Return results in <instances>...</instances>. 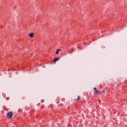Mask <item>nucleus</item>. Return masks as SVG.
<instances>
[{
  "instance_id": "f257e3e1",
  "label": "nucleus",
  "mask_w": 127,
  "mask_h": 127,
  "mask_svg": "<svg viewBox=\"0 0 127 127\" xmlns=\"http://www.w3.org/2000/svg\"><path fill=\"white\" fill-rule=\"evenodd\" d=\"M12 116H13V113L12 112H9L7 114V117L9 118V119H11Z\"/></svg>"
},
{
  "instance_id": "f03ea898",
  "label": "nucleus",
  "mask_w": 127,
  "mask_h": 127,
  "mask_svg": "<svg viewBox=\"0 0 127 127\" xmlns=\"http://www.w3.org/2000/svg\"><path fill=\"white\" fill-rule=\"evenodd\" d=\"M60 58H56L54 61V64H56V63L57 62V61H58V60H60Z\"/></svg>"
},
{
  "instance_id": "7ed1b4c3",
  "label": "nucleus",
  "mask_w": 127,
  "mask_h": 127,
  "mask_svg": "<svg viewBox=\"0 0 127 127\" xmlns=\"http://www.w3.org/2000/svg\"><path fill=\"white\" fill-rule=\"evenodd\" d=\"M94 90L95 91V93H96V94H98L99 93V91L98 90H97V88L95 87L94 88Z\"/></svg>"
},
{
  "instance_id": "20e7f679",
  "label": "nucleus",
  "mask_w": 127,
  "mask_h": 127,
  "mask_svg": "<svg viewBox=\"0 0 127 127\" xmlns=\"http://www.w3.org/2000/svg\"><path fill=\"white\" fill-rule=\"evenodd\" d=\"M34 34L33 33H30L29 36L30 37H33Z\"/></svg>"
},
{
  "instance_id": "39448f33",
  "label": "nucleus",
  "mask_w": 127,
  "mask_h": 127,
  "mask_svg": "<svg viewBox=\"0 0 127 127\" xmlns=\"http://www.w3.org/2000/svg\"><path fill=\"white\" fill-rule=\"evenodd\" d=\"M56 54H59V51H58V50H57V51H56Z\"/></svg>"
},
{
  "instance_id": "423d86ee",
  "label": "nucleus",
  "mask_w": 127,
  "mask_h": 127,
  "mask_svg": "<svg viewBox=\"0 0 127 127\" xmlns=\"http://www.w3.org/2000/svg\"><path fill=\"white\" fill-rule=\"evenodd\" d=\"M76 100H80V96H78V98Z\"/></svg>"
},
{
  "instance_id": "0eeeda50",
  "label": "nucleus",
  "mask_w": 127,
  "mask_h": 127,
  "mask_svg": "<svg viewBox=\"0 0 127 127\" xmlns=\"http://www.w3.org/2000/svg\"><path fill=\"white\" fill-rule=\"evenodd\" d=\"M57 51H61V49H58Z\"/></svg>"
},
{
  "instance_id": "6e6552de",
  "label": "nucleus",
  "mask_w": 127,
  "mask_h": 127,
  "mask_svg": "<svg viewBox=\"0 0 127 127\" xmlns=\"http://www.w3.org/2000/svg\"><path fill=\"white\" fill-rule=\"evenodd\" d=\"M73 51H74V50H72L71 51H70V53H73Z\"/></svg>"
}]
</instances>
